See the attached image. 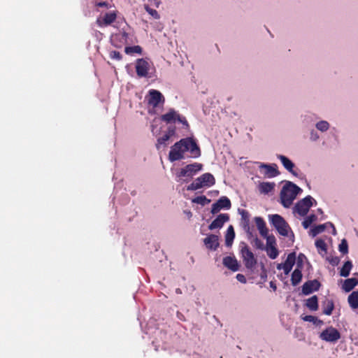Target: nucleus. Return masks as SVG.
<instances>
[{"mask_svg": "<svg viewBox=\"0 0 358 358\" xmlns=\"http://www.w3.org/2000/svg\"><path fill=\"white\" fill-rule=\"evenodd\" d=\"M189 151L191 157L197 158L201 156V150L196 142L192 138H182L171 147L169 159L173 162L185 158V152Z\"/></svg>", "mask_w": 358, "mask_h": 358, "instance_id": "obj_1", "label": "nucleus"}, {"mask_svg": "<svg viewBox=\"0 0 358 358\" xmlns=\"http://www.w3.org/2000/svg\"><path fill=\"white\" fill-rule=\"evenodd\" d=\"M300 192H302V189L296 185L289 181L287 182L280 194L282 205L285 208L290 207Z\"/></svg>", "mask_w": 358, "mask_h": 358, "instance_id": "obj_2", "label": "nucleus"}, {"mask_svg": "<svg viewBox=\"0 0 358 358\" xmlns=\"http://www.w3.org/2000/svg\"><path fill=\"white\" fill-rule=\"evenodd\" d=\"M215 179L214 176L211 173H206L197 178L194 182L187 186V189L194 191L203 187H211L215 185Z\"/></svg>", "mask_w": 358, "mask_h": 358, "instance_id": "obj_3", "label": "nucleus"}, {"mask_svg": "<svg viewBox=\"0 0 358 358\" xmlns=\"http://www.w3.org/2000/svg\"><path fill=\"white\" fill-rule=\"evenodd\" d=\"M240 247L241 255L245 266L248 269H252L257 263V259L255 258L253 252L245 243H241Z\"/></svg>", "mask_w": 358, "mask_h": 358, "instance_id": "obj_4", "label": "nucleus"}, {"mask_svg": "<svg viewBox=\"0 0 358 358\" xmlns=\"http://www.w3.org/2000/svg\"><path fill=\"white\" fill-rule=\"evenodd\" d=\"M269 220L281 236H287L289 227L282 216L278 214L271 215H269Z\"/></svg>", "mask_w": 358, "mask_h": 358, "instance_id": "obj_5", "label": "nucleus"}, {"mask_svg": "<svg viewBox=\"0 0 358 358\" xmlns=\"http://www.w3.org/2000/svg\"><path fill=\"white\" fill-rule=\"evenodd\" d=\"M313 201L315 202L313 198L308 195L296 203L294 210L301 216H305L313 206Z\"/></svg>", "mask_w": 358, "mask_h": 358, "instance_id": "obj_6", "label": "nucleus"}, {"mask_svg": "<svg viewBox=\"0 0 358 358\" xmlns=\"http://www.w3.org/2000/svg\"><path fill=\"white\" fill-rule=\"evenodd\" d=\"M161 120L166 123L174 122L176 120L187 127H189V124L185 117H181L174 109L171 108L168 113L161 116Z\"/></svg>", "mask_w": 358, "mask_h": 358, "instance_id": "obj_7", "label": "nucleus"}, {"mask_svg": "<svg viewBox=\"0 0 358 358\" xmlns=\"http://www.w3.org/2000/svg\"><path fill=\"white\" fill-rule=\"evenodd\" d=\"M320 338L327 342L336 343L341 338V334L336 328L329 327L320 333Z\"/></svg>", "mask_w": 358, "mask_h": 358, "instance_id": "obj_8", "label": "nucleus"}, {"mask_svg": "<svg viewBox=\"0 0 358 358\" xmlns=\"http://www.w3.org/2000/svg\"><path fill=\"white\" fill-rule=\"evenodd\" d=\"M203 165L201 164L194 162L190 164L181 169L180 172L177 173L178 178L189 177L192 178L194 175L202 169Z\"/></svg>", "mask_w": 358, "mask_h": 358, "instance_id": "obj_9", "label": "nucleus"}, {"mask_svg": "<svg viewBox=\"0 0 358 358\" xmlns=\"http://www.w3.org/2000/svg\"><path fill=\"white\" fill-rule=\"evenodd\" d=\"M231 203L230 199L225 196H221L215 203L212 205L211 213L216 214L221 209H230Z\"/></svg>", "mask_w": 358, "mask_h": 358, "instance_id": "obj_10", "label": "nucleus"}, {"mask_svg": "<svg viewBox=\"0 0 358 358\" xmlns=\"http://www.w3.org/2000/svg\"><path fill=\"white\" fill-rule=\"evenodd\" d=\"M164 97L158 90H150L149 91L148 103L150 106L156 108L160 103H164Z\"/></svg>", "mask_w": 358, "mask_h": 358, "instance_id": "obj_11", "label": "nucleus"}, {"mask_svg": "<svg viewBox=\"0 0 358 358\" xmlns=\"http://www.w3.org/2000/svg\"><path fill=\"white\" fill-rule=\"evenodd\" d=\"M150 64L147 60L143 58L138 59L136 63V71L138 77H147Z\"/></svg>", "mask_w": 358, "mask_h": 358, "instance_id": "obj_12", "label": "nucleus"}, {"mask_svg": "<svg viewBox=\"0 0 358 358\" xmlns=\"http://www.w3.org/2000/svg\"><path fill=\"white\" fill-rule=\"evenodd\" d=\"M117 15L114 12L106 13L103 17L96 19V23L100 27H107L115 21Z\"/></svg>", "mask_w": 358, "mask_h": 358, "instance_id": "obj_13", "label": "nucleus"}, {"mask_svg": "<svg viewBox=\"0 0 358 358\" xmlns=\"http://www.w3.org/2000/svg\"><path fill=\"white\" fill-rule=\"evenodd\" d=\"M320 285V282L317 280H308L302 286V293L308 295L313 292L317 291Z\"/></svg>", "mask_w": 358, "mask_h": 358, "instance_id": "obj_14", "label": "nucleus"}, {"mask_svg": "<svg viewBox=\"0 0 358 358\" xmlns=\"http://www.w3.org/2000/svg\"><path fill=\"white\" fill-rule=\"evenodd\" d=\"M229 220V215L227 213L220 214L208 226L210 230L220 229L224 224Z\"/></svg>", "mask_w": 358, "mask_h": 358, "instance_id": "obj_15", "label": "nucleus"}, {"mask_svg": "<svg viewBox=\"0 0 358 358\" xmlns=\"http://www.w3.org/2000/svg\"><path fill=\"white\" fill-rule=\"evenodd\" d=\"M203 243L208 249L216 250L220 245L218 236L215 234L208 235L203 239Z\"/></svg>", "mask_w": 358, "mask_h": 358, "instance_id": "obj_16", "label": "nucleus"}, {"mask_svg": "<svg viewBox=\"0 0 358 358\" xmlns=\"http://www.w3.org/2000/svg\"><path fill=\"white\" fill-rule=\"evenodd\" d=\"M296 262L295 252H291L287 255L285 262L283 263L282 269L285 275H288L292 271L293 266Z\"/></svg>", "mask_w": 358, "mask_h": 358, "instance_id": "obj_17", "label": "nucleus"}, {"mask_svg": "<svg viewBox=\"0 0 358 358\" xmlns=\"http://www.w3.org/2000/svg\"><path fill=\"white\" fill-rule=\"evenodd\" d=\"M223 264L232 271H237L239 269V264L235 257L227 256L224 257Z\"/></svg>", "mask_w": 358, "mask_h": 358, "instance_id": "obj_18", "label": "nucleus"}, {"mask_svg": "<svg viewBox=\"0 0 358 358\" xmlns=\"http://www.w3.org/2000/svg\"><path fill=\"white\" fill-rule=\"evenodd\" d=\"M277 157L280 160L285 169L292 175L297 176V173L294 170L295 165L289 158L282 155H277Z\"/></svg>", "mask_w": 358, "mask_h": 358, "instance_id": "obj_19", "label": "nucleus"}, {"mask_svg": "<svg viewBox=\"0 0 358 358\" xmlns=\"http://www.w3.org/2000/svg\"><path fill=\"white\" fill-rule=\"evenodd\" d=\"M259 168L266 169L265 175L268 178H273L279 174V171L277 169V165L275 164L271 165L262 164L259 166Z\"/></svg>", "mask_w": 358, "mask_h": 358, "instance_id": "obj_20", "label": "nucleus"}, {"mask_svg": "<svg viewBox=\"0 0 358 358\" xmlns=\"http://www.w3.org/2000/svg\"><path fill=\"white\" fill-rule=\"evenodd\" d=\"M354 275L355 277L348 278L344 281L343 289L346 292H350L356 285H358V273H355Z\"/></svg>", "mask_w": 358, "mask_h": 358, "instance_id": "obj_21", "label": "nucleus"}, {"mask_svg": "<svg viewBox=\"0 0 358 358\" xmlns=\"http://www.w3.org/2000/svg\"><path fill=\"white\" fill-rule=\"evenodd\" d=\"M255 222L258 230L259 231V234L263 237H266L268 234V231L266 226V222H264V219L261 217H255Z\"/></svg>", "mask_w": 358, "mask_h": 358, "instance_id": "obj_22", "label": "nucleus"}, {"mask_svg": "<svg viewBox=\"0 0 358 358\" xmlns=\"http://www.w3.org/2000/svg\"><path fill=\"white\" fill-rule=\"evenodd\" d=\"M274 187L275 183L270 182H262L258 186L259 192L264 194H268L273 190Z\"/></svg>", "mask_w": 358, "mask_h": 358, "instance_id": "obj_23", "label": "nucleus"}, {"mask_svg": "<svg viewBox=\"0 0 358 358\" xmlns=\"http://www.w3.org/2000/svg\"><path fill=\"white\" fill-rule=\"evenodd\" d=\"M327 224H330L332 227L334 231H336L334 225L331 222H327L326 224H319L312 228L310 231V234L314 237L317 234L322 233L325 230Z\"/></svg>", "mask_w": 358, "mask_h": 358, "instance_id": "obj_24", "label": "nucleus"}, {"mask_svg": "<svg viewBox=\"0 0 358 358\" xmlns=\"http://www.w3.org/2000/svg\"><path fill=\"white\" fill-rule=\"evenodd\" d=\"M235 238V232L232 225H230L225 235V245L230 247L232 245L233 241Z\"/></svg>", "mask_w": 358, "mask_h": 358, "instance_id": "obj_25", "label": "nucleus"}, {"mask_svg": "<svg viewBox=\"0 0 358 358\" xmlns=\"http://www.w3.org/2000/svg\"><path fill=\"white\" fill-rule=\"evenodd\" d=\"M301 269L296 268L292 273L291 282L293 286L297 285L302 279Z\"/></svg>", "mask_w": 358, "mask_h": 358, "instance_id": "obj_26", "label": "nucleus"}, {"mask_svg": "<svg viewBox=\"0 0 358 358\" xmlns=\"http://www.w3.org/2000/svg\"><path fill=\"white\" fill-rule=\"evenodd\" d=\"M306 306L312 311H315L318 309V298L314 295L308 298L306 301Z\"/></svg>", "mask_w": 358, "mask_h": 358, "instance_id": "obj_27", "label": "nucleus"}, {"mask_svg": "<svg viewBox=\"0 0 358 358\" xmlns=\"http://www.w3.org/2000/svg\"><path fill=\"white\" fill-rule=\"evenodd\" d=\"M322 307L323 313L327 315H330L334 308V303L332 300L326 299L322 303Z\"/></svg>", "mask_w": 358, "mask_h": 358, "instance_id": "obj_28", "label": "nucleus"}, {"mask_svg": "<svg viewBox=\"0 0 358 358\" xmlns=\"http://www.w3.org/2000/svg\"><path fill=\"white\" fill-rule=\"evenodd\" d=\"M348 303L350 306V307L353 309H356L358 308V292L355 291L352 292L349 296H348Z\"/></svg>", "mask_w": 358, "mask_h": 358, "instance_id": "obj_29", "label": "nucleus"}, {"mask_svg": "<svg viewBox=\"0 0 358 358\" xmlns=\"http://www.w3.org/2000/svg\"><path fill=\"white\" fill-rule=\"evenodd\" d=\"M352 268V263L351 261H347L343 264L340 271V275L342 277H348L350 275V271Z\"/></svg>", "mask_w": 358, "mask_h": 358, "instance_id": "obj_30", "label": "nucleus"}, {"mask_svg": "<svg viewBox=\"0 0 358 358\" xmlns=\"http://www.w3.org/2000/svg\"><path fill=\"white\" fill-rule=\"evenodd\" d=\"M118 40L122 43H128L129 39V34L126 31H120L114 36V40Z\"/></svg>", "mask_w": 358, "mask_h": 358, "instance_id": "obj_31", "label": "nucleus"}, {"mask_svg": "<svg viewBox=\"0 0 358 358\" xmlns=\"http://www.w3.org/2000/svg\"><path fill=\"white\" fill-rule=\"evenodd\" d=\"M124 52L127 55H132L134 53L141 54L142 48L139 45L129 46L125 48Z\"/></svg>", "mask_w": 358, "mask_h": 358, "instance_id": "obj_32", "label": "nucleus"}, {"mask_svg": "<svg viewBox=\"0 0 358 358\" xmlns=\"http://www.w3.org/2000/svg\"><path fill=\"white\" fill-rule=\"evenodd\" d=\"M267 255L272 259H275L278 256V250L276 246L266 248Z\"/></svg>", "mask_w": 358, "mask_h": 358, "instance_id": "obj_33", "label": "nucleus"}, {"mask_svg": "<svg viewBox=\"0 0 358 358\" xmlns=\"http://www.w3.org/2000/svg\"><path fill=\"white\" fill-rule=\"evenodd\" d=\"M317 220V216L315 215H310L306 217V219L302 222V225L304 229H308L310 225Z\"/></svg>", "mask_w": 358, "mask_h": 358, "instance_id": "obj_34", "label": "nucleus"}, {"mask_svg": "<svg viewBox=\"0 0 358 358\" xmlns=\"http://www.w3.org/2000/svg\"><path fill=\"white\" fill-rule=\"evenodd\" d=\"M192 202L198 204H201V206H205L207 203L210 202V200L207 199L206 196H199L192 199Z\"/></svg>", "mask_w": 358, "mask_h": 358, "instance_id": "obj_35", "label": "nucleus"}, {"mask_svg": "<svg viewBox=\"0 0 358 358\" xmlns=\"http://www.w3.org/2000/svg\"><path fill=\"white\" fill-rule=\"evenodd\" d=\"M338 250L343 255H345L348 252V244L345 239H343L341 241L338 245Z\"/></svg>", "mask_w": 358, "mask_h": 358, "instance_id": "obj_36", "label": "nucleus"}, {"mask_svg": "<svg viewBox=\"0 0 358 358\" xmlns=\"http://www.w3.org/2000/svg\"><path fill=\"white\" fill-rule=\"evenodd\" d=\"M170 135H166V134L163 136L157 139V143L156 144L157 149L159 150L161 148V145H165L166 141H168Z\"/></svg>", "mask_w": 358, "mask_h": 358, "instance_id": "obj_37", "label": "nucleus"}, {"mask_svg": "<svg viewBox=\"0 0 358 358\" xmlns=\"http://www.w3.org/2000/svg\"><path fill=\"white\" fill-rule=\"evenodd\" d=\"M329 127V124L327 121H320L316 124V128L321 131H327Z\"/></svg>", "mask_w": 358, "mask_h": 358, "instance_id": "obj_38", "label": "nucleus"}, {"mask_svg": "<svg viewBox=\"0 0 358 358\" xmlns=\"http://www.w3.org/2000/svg\"><path fill=\"white\" fill-rule=\"evenodd\" d=\"M315 246L318 250H321L322 251H327V245L324 241L322 239H317L315 241Z\"/></svg>", "mask_w": 358, "mask_h": 358, "instance_id": "obj_39", "label": "nucleus"}, {"mask_svg": "<svg viewBox=\"0 0 358 358\" xmlns=\"http://www.w3.org/2000/svg\"><path fill=\"white\" fill-rule=\"evenodd\" d=\"M252 243L253 244V245L257 248V249H260V250H264V243L262 241H261L258 237H255L253 240V241L252 242Z\"/></svg>", "mask_w": 358, "mask_h": 358, "instance_id": "obj_40", "label": "nucleus"}, {"mask_svg": "<svg viewBox=\"0 0 358 358\" xmlns=\"http://www.w3.org/2000/svg\"><path fill=\"white\" fill-rule=\"evenodd\" d=\"M109 57L110 59L117 60V61L121 60L122 58V56L120 54V52L118 51H116V50L110 51L109 52Z\"/></svg>", "mask_w": 358, "mask_h": 358, "instance_id": "obj_41", "label": "nucleus"}, {"mask_svg": "<svg viewBox=\"0 0 358 358\" xmlns=\"http://www.w3.org/2000/svg\"><path fill=\"white\" fill-rule=\"evenodd\" d=\"M265 238H266V248L276 245L275 238L273 236L267 235Z\"/></svg>", "mask_w": 358, "mask_h": 358, "instance_id": "obj_42", "label": "nucleus"}, {"mask_svg": "<svg viewBox=\"0 0 358 358\" xmlns=\"http://www.w3.org/2000/svg\"><path fill=\"white\" fill-rule=\"evenodd\" d=\"M145 8L146 11L152 15L155 19H159V15L158 14L157 11L153 8H150L148 6H145Z\"/></svg>", "mask_w": 358, "mask_h": 358, "instance_id": "obj_43", "label": "nucleus"}, {"mask_svg": "<svg viewBox=\"0 0 358 358\" xmlns=\"http://www.w3.org/2000/svg\"><path fill=\"white\" fill-rule=\"evenodd\" d=\"M303 258H305V256L302 254H300L298 257L297 262H296V268H299L300 269L303 268Z\"/></svg>", "mask_w": 358, "mask_h": 358, "instance_id": "obj_44", "label": "nucleus"}, {"mask_svg": "<svg viewBox=\"0 0 358 358\" xmlns=\"http://www.w3.org/2000/svg\"><path fill=\"white\" fill-rule=\"evenodd\" d=\"M304 321L307 322H311L313 323H316L317 321H318L317 318L313 315H306L303 318ZM320 322H322V321L319 320Z\"/></svg>", "mask_w": 358, "mask_h": 358, "instance_id": "obj_45", "label": "nucleus"}, {"mask_svg": "<svg viewBox=\"0 0 358 358\" xmlns=\"http://www.w3.org/2000/svg\"><path fill=\"white\" fill-rule=\"evenodd\" d=\"M242 218L246 222V226L248 227V232H249V230H250V227L248 226L249 216H248V213L246 210H243Z\"/></svg>", "mask_w": 358, "mask_h": 358, "instance_id": "obj_46", "label": "nucleus"}, {"mask_svg": "<svg viewBox=\"0 0 358 358\" xmlns=\"http://www.w3.org/2000/svg\"><path fill=\"white\" fill-rule=\"evenodd\" d=\"M328 261L334 266H337L340 262V259L338 257H333L329 258Z\"/></svg>", "mask_w": 358, "mask_h": 358, "instance_id": "obj_47", "label": "nucleus"}, {"mask_svg": "<svg viewBox=\"0 0 358 358\" xmlns=\"http://www.w3.org/2000/svg\"><path fill=\"white\" fill-rule=\"evenodd\" d=\"M236 278L240 282L245 283L247 282L245 276L243 274L238 273Z\"/></svg>", "mask_w": 358, "mask_h": 358, "instance_id": "obj_48", "label": "nucleus"}, {"mask_svg": "<svg viewBox=\"0 0 358 358\" xmlns=\"http://www.w3.org/2000/svg\"><path fill=\"white\" fill-rule=\"evenodd\" d=\"M96 6L97 7H106V8H108V3H107L106 1H100V2L96 3Z\"/></svg>", "mask_w": 358, "mask_h": 358, "instance_id": "obj_49", "label": "nucleus"}, {"mask_svg": "<svg viewBox=\"0 0 358 358\" xmlns=\"http://www.w3.org/2000/svg\"><path fill=\"white\" fill-rule=\"evenodd\" d=\"M175 134V128L173 127V128H171L169 127L168 129V131L166 133V135H170V137L172 136L173 135H174Z\"/></svg>", "mask_w": 358, "mask_h": 358, "instance_id": "obj_50", "label": "nucleus"}, {"mask_svg": "<svg viewBox=\"0 0 358 358\" xmlns=\"http://www.w3.org/2000/svg\"><path fill=\"white\" fill-rule=\"evenodd\" d=\"M270 287H271L274 291H275V290H276V289H277V287H276V285H275V282H273V281H271V282H270Z\"/></svg>", "mask_w": 358, "mask_h": 358, "instance_id": "obj_51", "label": "nucleus"}, {"mask_svg": "<svg viewBox=\"0 0 358 358\" xmlns=\"http://www.w3.org/2000/svg\"><path fill=\"white\" fill-rule=\"evenodd\" d=\"M282 266H283V263H282V264H278L277 265L276 268H277V269H278V270H281V269H282Z\"/></svg>", "mask_w": 358, "mask_h": 358, "instance_id": "obj_52", "label": "nucleus"}, {"mask_svg": "<svg viewBox=\"0 0 358 358\" xmlns=\"http://www.w3.org/2000/svg\"><path fill=\"white\" fill-rule=\"evenodd\" d=\"M317 211H318L319 213H323V212H322V209H320V208H319V209L317 210Z\"/></svg>", "mask_w": 358, "mask_h": 358, "instance_id": "obj_53", "label": "nucleus"}]
</instances>
